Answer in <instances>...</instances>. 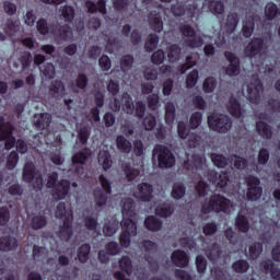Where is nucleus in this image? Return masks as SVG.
Segmentation results:
<instances>
[{
    "label": "nucleus",
    "instance_id": "bf43d9fd",
    "mask_svg": "<svg viewBox=\"0 0 280 280\" xmlns=\"http://www.w3.org/2000/svg\"><path fill=\"white\" fill-rule=\"evenodd\" d=\"M200 124H202V113L200 112L192 113L189 119V128L191 130H196V128H198Z\"/></svg>",
    "mask_w": 280,
    "mask_h": 280
},
{
    "label": "nucleus",
    "instance_id": "13d9d810",
    "mask_svg": "<svg viewBox=\"0 0 280 280\" xmlns=\"http://www.w3.org/2000/svg\"><path fill=\"white\" fill-rule=\"evenodd\" d=\"M40 73L45 75V78H48V80H52V78L56 77V67H54V63H46L42 66Z\"/></svg>",
    "mask_w": 280,
    "mask_h": 280
},
{
    "label": "nucleus",
    "instance_id": "39448f33",
    "mask_svg": "<svg viewBox=\"0 0 280 280\" xmlns=\"http://www.w3.org/2000/svg\"><path fill=\"white\" fill-rule=\"evenodd\" d=\"M122 232L119 237L122 248H129L132 242V237H137V223L131 219H122L121 221Z\"/></svg>",
    "mask_w": 280,
    "mask_h": 280
},
{
    "label": "nucleus",
    "instance_id": "58836bf2",
    "mask_svg": "<svg viewBox=\"0 0 280 280\" xmlns=\"http://www.w3.org/2000/svg\"><path fill=\"white\" fill-rule=\"evenodd\" d=\"M117 231H119V221L115 220L108 221L103 228V233L106 237H113Z\"/></svg>",
    "mask_w": 280,
    "mask_h": 280
},
{
    "label": "nucleus",
    "instance_id": "5fc2aeb1",
    "mask_svg": "<svg viewBox=\"0 0 280 280\" xmlns=\"http://www.w3.org/2000/svg\"><path fill=\"white\" fill-rule=\"evenodd\" d=\"M31 226L34 231H40L47 226V219L44 215H36L32 219Z\"/></svg>",
    "mask_w": 280,
    "mask_h": 280
},
{
    "label": "nucleus",
    "instance_id": "2f4dec72",
    "mask_svg": "<svg viewBox=\"0 0 280 280\" xmlns=\"http://www.w3.org/2000/svg\"><path fill=\"white\" fill-rule=\"evenodd\" d=\"M172 213H174V206L170 202L161 203L155 208V214L160 218H170Z\"/></svg>",
    "mask_w": 280,
    "mask_h": 280
},
{
    "label": "nucleus",
    "instance_id": "1a4fd4ad",
    "mask_svg": "<svg viewBox=\"0 0 280 280\" xmlns=\"http://www.w3.org/2000/svg\"><path fill=\"white\" fill-rule=\"evenodd\" d=\"M23 179L25 183L34 180L35 189H43V176L36 173V166L32 162H26L23 168Z\"/></svg>",
    "mask_w": 280,
    "mask_h": 280
},
{
    "label": "nucleus",
    "instance_id": "2eb2a0df",
    "mask_svg": "<svg viewBox=\"0 0 280 280\" xmlns=\"http://www.w3.org/2000/svg\"><path fill=\"white\" fill-rule=\"evenodd\" d=\"M89 156H91V149H84L83 151L73 155L72 163L73 167H75L74 172L77 174H82V172H84V167H82V165L89 161Z\"/></svg>",
    "mask_w": 280,
    "mask_h": 280
},
{
    "label": "nucleus",
    "instance_id": "f03ea898",
    "mask_svg": "<svg viewBox=\"0 0 280 280\" xmlns=\"http://www.w3.org/2000/svg\"><path fill=\"white\" fill-rule=\"evenodd\" d=\"M208 126L210 130L225 135V132H229L233 128V120L223 114H212L208 116Z\"/></svg>",
    "mask_w": 280,
    "mask_h": 280
},
{
    "label": "nucleus",
    "instance_id": "4468645a",
    "mask_svg": "<svg viewBox=\"0 0 280 280\" xmlns=\"http://www.w3.org/2000/svg\"><path fill=\"white\" fill-rule=\"evenodd\" d=\"M71 189V182L61 179L52 190L54 200H65Z\"/></svg>",
    "mask_w": 280,
    "mask_h": 280
},
{
    "label": "nucleus",
    "instance_id": "f8f14e48",
    "mask_svg": "<svg viewBox=\"0 0 280 280\" xmlns=\"http://www.w3.org/2000/svg\"><path fill=\"white\" fill-rule=\"evenodd\" d=\"M265 47L264 38L254 37L245 47V56L247 58H255V56H259L264 51Z\"/></svg>",
    "mask_w": 280,
    "mask_h": 280
},
{
    "label": "nucleus",
    "instance_id": "e2e57ef3",
    "mask_svg": "<svg viewBox=\"0 0 280 280\" xmlns=\"http://www.w3.org/2000/svg\"><path fill=\"white\" fill-rule=\"evenodd\" d=\"M196 268L199 275H205L207 272V258L202 255H197L196 257Z\"/></svg>",
    "mask_w": 280,
    "mask_h": 280
},
{
    "label": "nucleus",
    "instance_id": "20e7f679",
    "mask_svg": "<svg viewBox=\"0 0 280 280\" xmlns=\"http://www.w3.org/2000/svg\"><path fill=\"white\" fill-rule=\"evenodd\" d=\"M122 110L127 115H136V117L143 118L145 115V104L141 101L137 102L136 105L132 102V96L128 93H124L121 96Z\"/></svg>",
    "mask_w": 280,
    "mask_h": 280
},
{
    "label": "nucleus",
    "instance_id": "f3484780",
    "mask_svg": "<svg viewBox=\"0 0 280 280\" xmlns=\"http://www.w3.org/2000/svg\"><path fill=\"white\" fill-rule=\"evenodd\" d=\"M19 248V241L12 235L0 237V250L2 253H9L10 250H16Z\"/></svg>",
    "mask_w": 280,
    "mask_h": 280
},
{
    "label": "nucleus",
    "instance_id": "473e14b6",
    "mask_svg": "<svg viewBox=\"0 0 280 280\" xmlns=\"http://www.w3.org/2000/svg\"><path fill=\"white\" fill-rule=\"evenodd\" d=\"M144 226L149 231L156 232V231H161V229H163V222L161 220L156 219V217L151 215L144 220Z\"/></svg>",
    "mask_w": 280,
    "mask_h": 280
},
{
    "label": "nucleus",
    "instance_id": "9b49d317",
    "mask_svg": "<svg viewBox=\"0 0 280 280\" xmlns=\"http://www.w3.org/2000/svg\"><path fill=\"white\" fill-rule=\"evenodd\" d=\"M224 58L230 62L225 68V73L230 78H234L242 71L240 57L235 52L226 50L224 51Z\"/></svg>",
    "mask_w": 280,
    "mask_h": 280
},
{
    "label": "nucleus",
    "instance_id": "a18cd8bd",
    "mask_svg": "<svg viewBox=\"0 0 280 280\" xmlns=\"http://www.w3.org/2000/svg\"><path fill=\"white\" fill-rule=\"evenodd\" d=\"M208 10H210L212 14H223L224 3L220 0H208Z\"/></svg>",
    "mask_w": 280,
    "mask_h": 280
},
{
    "label": "nucleus",
    "instance_id": "b1692460",
    "mask_svg": "<svg viewBox=\"0 0 280 280\" xmlns=\"http://www.w3.org/2000/svg\"><path fill=\"white\" fill-rule=\"evenodd\" d=\"M73 218V211L71 209H67V205L65 202H59L55 209V218L58 220H63L67 222V218Z\"/></svg>",
    "mask_w": 280,
    "mask_h": 280
},
{
    "label": "nucleus",
    "instance_id": "7ed1b4c3",
    "mask_svg": "<svg viewBox=\"0 0 280 280\" xmlns=\"http://www.w3.org/2000/svg\"><path fill=\"white\" fill-rule=\"evenodd\" d=\"M153 161L158 162V167H173L174 163H176V159L174 154L167 147L163 144H158L153 149Z\"/></svg>",
    "mask_w": 280,
    "mask_h": 280
},
{
    "label": "nucleus",
    "instance_id": "4d7b16f0",
    "mask_svg": "<svg viewBox=\"0 0 280 280\" xmlns=\"http://www.w3.org/2000/svg\"><path fill=\"white\" fill-rule=\"evenodd\" d=\"M211 160H212V163L215 165V167L224 168L226 167V165H229V160L226 159V156L222 154L212 153Z\"/></svg>",
    "mask_w": 280,
    "mask_h": 280
},
{
    "label": "nucleus",
    "instance_id": "f257e3e1",
    "mask_svg": "<svg viewBox=\"0 0 280 280\" xmlns=\"http://www.w3.org/2000/svg\"><path fill=\"white\" fill-rule=\"evenodd\" d=\"M229 209H231V201L220 194H214L210 196L207 203L201 205L200 212L203 215L209 213H226Z\"/></svg>",
    "mask_w": 280,
    "mask_h": 280
},
{
    "label": "nucleus",
    "instance_id": "774afa93",
    "mask_svg": "<svg viewBox=\"0 0 280 280\" xmlns=\"http://www.w3.org/2000/svg\"><path fill=\"white\" fill-rule=\"evenodd\" d=\"M202 231L207 237L211 235H215L218 233V223L215 222L206 223L202 228Z\"/></svg>",
    "mask_w": 280,
    "mask_h": 280
},
{
    "label": "nucleus",
    "instance_id": "c85d7f7f",
    "mask_svg": "<svg viewBox=\"0 0 280 280\" xmlns=\"http://www.w3.org/2000/svg\"><path fill=\"white\" fill-rule=\"evenodd\" d=\"M235 226L240 233H248L250 231V222H248V218L244 214H237Z\"/></svg>",
    "mask_w": 280,
    "mask_h": 280
},
{
    "label": "nucleus",
    "instance_id": "412c9836",
    "mask_svg": "<svg viewBox=\"0 0 280 280\" xmlns=\"http://www.w3.org/2000/svg\"><path fill=\"white\" fill-rule=\"evenodd\" d=\"M183 167L187 172H194V170H202V156L199 154H192L190 161H184Z\"/></svg>",
    "mask_w": 280,
    "mask_h": 280
},
{
    "label": "nucleus",
    "instance_id": "f704fd0d",
    "mask_svg": "<svg viewBox=\"0 0 280 280\" xmlns=\"http://www.w3.org/2000/svg\"><path fill=\"white\" fill-rule=\"evenodd\" d=\"M94 197H95L97 211H102V208L106 207V202H108V196H106L104 190L95 189Z\"/></svg>",
    "mask_w": 280,
    "mask_h": 280
},
{
    "label": "nucleus",
    "instance_id": "aec40b11",
    "mask_svg": "<svg viewBox=\"0 0 280 280\" xmlns=\"http://www.w3.org/2000/svg\"><path fill=\"white\" fill-rule=\"evenodd\" d=\"M86 86H89V77L84 73H79L77 79L70 84V89L73 93H80V91H84Z\"/></svg>",
    "mask_w": 280,
    "mask_h": 280
},
{
    "label": "nucleus",
    "instance_id": "4c0bfd02",
    "mask_svg": "<svg viewBox=\"0 0 280 280\" xmlns=\"http://www.w3.org/2000/svg\"><path fill=\"white\" fill-rule=\"evenodd\" d=\"M174 119H176V106L174 103L168 102L165 105V121L167 126H172Z\"/></svg>",
    "mask_w": 280,
    "mask_h": 280
},
{
    "label": "nucleus",
    "instance_id": "864d4df0",
    "mask_svg": "<svg viewBox=\"0 0 280 280\" xmlns=\"http://www.w3.org/2000/svg\"><path fill=\"white\" fill-rule=\"evenodd\" d=\"M18 32H21V23L19 21H9L5 27V34L8 36H16Z\"/></svg>",
    "mask_w": 280,
    "mask_h": 280
},
{
    "label": "nucleus",
    "instance_id": "ea45409f",
    "mask_svg": "<svg viewBox=\"0 0 280 280\" xmlns=\"http://www.w3.org/2000/svg\"><path fill=\"white\" fill-rule=\"evenodd\" d=\"M118 266L122 272H126L128 277L132 275V259L129 256H121L118 260Z\"/></svg>",
    "mask_w": 280,
    "mask_h": 280
},
{
    "label": "nucleus",
    "instance_id": "72a5a7b5",
    "mask_svg": "<svg viewBox=\"0 0 280 280\" xmlns=\"http://www.w3.org/2000/svg\"><path fill=\"white\" fill-rule=\"evenodd\" d=\"M242 32L245 38H250V36H253V33L255 32V18L249 16L243 22Z\"/></svg>",
    "mask_w": 280,
    "mask_h": 280
},
{
    "label": "nucleus",
    "instance_id": "8fccbe9b",
    "mask_svg": "<svg viewBox=\"0 0 280 280\" xmlns=\"http://www.w3.org/2000/svg\"><path fill=\"white\" fill-rule=\"evenodd\" d=\"M122 213L126 215H135V201L132 198H125L121 200Z\"/></svg>",
    "mask_w": 280,
    "mask_h": 280
},
{
    "label": "nucleus",
    "instance_id": "e433bc0d",
    "mask_svg": "<svg viewBox=\"0 0 280 280\" xmlns=\"http://www.w3.org/2000/svg\"><path fill=\"white\" fill-rule=\"evenodd\" d=\"M60 19L66 23H71L75 19V10L71 5H65L60 9Z\"/></svg>",
    "mask_w": 280,
    "mask_h": 280
},
{
    "label": "nucleus",
    "instance_id": "49530a36",
    "mask_svg": "<svg viewBox=\"0 0 280 280\" xmlns=\"http://www.w3.org/2000/svg\"><path fill=\"white\" fill-rule=\"evenodd\" d=\"M47 248L40 247L38 245L33 246V259L35 261H45V259H47Z\"/></svg>",
    "mask_w": 280,
    "mask_h": 280
},
{
    "label": "nucleus",
    "instance_id": "cd10ccee",
    "mask_svg": "<svg viewBox=\"0 0 280 280\" xmlns=\"http://www.w3.org/2000/svg\"><path fill=\"white\" fill-rule=\"evenodd\" d=\"M240 23V15L237 13H230L225 20V30L228 34H233L235 30H237V25Z\"/></svg>",
    "mask_w": 280,
    "mask_h": 280
},
{
    "label": "nucleus",
    "instance_id": "de8ad7c7",
    "mask_svg": "<svg viewBox=\"0 0 280 280\" xmlns=\"http://www.w3.org/2000/svg\"><path fill=\"white\" fill-rule=\"evenodd\" d=\"M218 86V80L214 77H208L202 83L203 93H213Z\"/></svg>",
    "mask_w": 280,
    "mask_h": 280
},
{
    "label": "nucleus",
    "instance_id": "bb28decb",
    "mask_svg": "<svg viewBox=\"0 0 280 280\" xmlns=\"http://www.w3.org/2000/svg\"><path fill=\"white\" fill-rule=\"evenodd\" d=\"M116 145L119 152H122L124 154H130L132 152V142L124 136H118L116 138Z\"/></svg>",
    "mask_w": 280,
    "mask_h": 280
},
{
    "label": "nucleus",
    "instance_id": "9d476101",
    "mask_svg": "<svg viewBox=\"0 0 280 280\" xmlns=\"http://www.w3.org/2000/svg\"><path fill=\"white\" fill-rule=\"evenodd\" d=\"M261 93H264V83L259 77H256L254 83H250L247 88V97L250 104H260Z\"/></svg>",
    "mask_w": 280,
    "mask_h": 280
},
{
    "label": "nucleus",
    "instance_id": "c756f323",
    "mask_svg": "<svg viewBox=\"0 0 280 280\" xmlns=\"http://www.w3.org/2000/svg\"><path fill=\"white\" fill-rule=\"evenodd\" d=\"M98 165H102L105 172H108L113 167V158L108 151H100L98 153Z\"/></svg>",
    "mask_w": 280,
    "mask_h": 280
},
{
    "label": "nucleus",
    "instance_id": "6e6d98bb",
    "mask_svg": "<svg viewBox=\"0 0 280 280\" xmlns=\"http://www.w3.org/2000/svg\"><path fill=\"white\" fill-rule=\"evenodd\" d=\"M159 47V35L150 34L144 44L145 51H154V48Z\"/></svg>",
    "mask_w": 280,
    "mask_h": 280
},
{
    "label": "nucleus",
    "instance_id": "338daca9",
    "mask_svg": "<svg viewBox=\"0 0 280 280\" xmlns=\"http://www.w3.org/2000/svg\"><path fill=\"white\" fill-rule=\"evenodd\" d=\"M59 38L61 40H69L71 38H73V31L69 27V25L60 26Z\"/></svg>",
    "mask_w": 280,
    "mask_h": 280
},
{
    "label": "nucleus",
    "instance_id": "4be33fe9",
    "mask_svg": "<svg viewBox=\"0 0 280 280\" xmlns=\"http://www.w3.org/2000/svg\"><path fill=\"white\" fill-rule=\"evenodd\" d=\"M66 89L65 83L60 80L52 81L49 88V95L55 97V100H60L65 97Z\"/></svg>",
    "mask_w": 280,
    "mask_h": 280
},
{
    "label": "nucleus",
    "instance_id": "a211bd4d",
    "mask_svg": "<svg viewBox=\"0 0 280 280\" xmlns=\"http://www.w3.org/2000/svg\"><path fill=\"white\" fill-rule=\"evenodd\" d=\"M33 124L37 130H45L51 124V115L49 113L35 114Z\"/></svg>",
    "mask_w": 280,
    "mask_h": 280
},
{
    "label": "nucleus",
    "instance_id": "0e129e2a",
    "mask_svg": "<svg viewBox=\"0 0 280 280\" xmlns=\"http://www.w3.org/2000/svg\"><path fill=\"white\" fill-rule=\"evenodd\" d=\"M258 165H267L270 161V151L266 148H261L258 152Z\"/></svg>",
    "mask_w": 280,
    "mask_h": 280
},
{
    "label": "nucleus",
    "instance_id": "7c9ffc66",
    "mask_svg": "<svg viewBox=\"0 0 280 280\" xmlns=\"http://www.w3.org/2000/svg\"><path fill=\"white\" fill-rule=\"evenodd\" d=\"M210 178H212L217 187H220L221 189H223V187H226V185H229V174L226 173L218 174L215 172H210Z\"/></svg>",
    "mask_w": 280,
    "mask_h": 280
},
{
    "label": "nucleus",
    "instance_id": "603ef678",
    "mask_svg": "<svg viewBox=\"0 0 280 280\" xmlns=\"http://www.w3.org/2000/svg\"><path fill=\"white\" fill-rule=\"evenodd\" d=\"M91 137V128L88 126L80 127L78 129V139L82 145H86L89 138Z\"/></svg>",
    "mask_w": 280,
    "mask_h": 280
},
{
    "label": "nucleus",
    "instance_id": "a878e982",
    "mask_svg": "<svg viewBox=\"0 0 280 280\" xmlns=\"http://www.w3.org/2000/svg\"><path fill=\"white\" fill-rule=\"evenodd\" d=\"M85 8L88 9V12L91 14H94V12L100 11L101 14H106V1L100 0L97 4L95 2L88 0L85 2Z\"/></svg>",
    "mask_w": 280,
    "mask_h": 280
},
{
    "label": "nucleus",
    "instance_id": "dca6fc26",
    "mask_svg": "<svg viewBox=\"0 0 280 280\" xmlns=\"http://www.w3.org/2000/svg\"><path fill=\"white\" fill-rule=\"evenodd\" d=\"M58 237L62 242H69L73 237V217L69 215L67 221L62 222V225L59 229Z\"/></svg>",
    "mask_w": 280,
    "mask_h": 280
},
{
    "label": "nucleus",
    "instance_id": "c9c22d12",
    "mask_svg": "<svg viewBox=\"0 0 280 280\" xmlns=\"http://www.w3.org/2000/svg\"><path fill=\"white\" fill-rule=\"evenodd\" d=\"M89 255H91V245L85 243L78 248L77 256L81 264L89 261Z\"/></svg>",
    "mask_w": 280,
    "mask_h": 280
},
{
    "label": "nucleus",
    "instance_id": "69168bd1",
    "mask_svg": "<svg viewBox=\"0 0 280 280\" xmlns=\"http://www.w3.org/2000/svg\"><path fill=\"white\" fill-rule=\"evenodd\" d=\"M105 249L107 255H119V253H121V247L119 246V243L117 242H109L105 245Z\"/></svg>",
    "mask_w": 280,
    "mask_h": 280
},
{
    "label": "nucleus",
    "instance_id": "79ce46f5",
    "mask_svg": "<svg viewBox=\"0 0 280 280\" xmlns=\"http://www.w3.org/2000/svg\"><path fill=\"white\" fill-rule=\"evenodd\" d=\"M250 264H248L244 259H238L232 264V269L234 270V272H237V275H244L248 272Z\"/></svg>",
    "mask_w": 280,
    "mask_h": 280
},
{
    "label": "nucleus",
    "instance_id": "37998d69",
    "mask_svg": "<svg viewBox=\"0 0 280 280\" xmlns=\"http://www.w3.org/2000/svg\"><path fill=\"white\" fill-rule=\"evenodd\" d=\"M122 171L126 175L127 180H129V183L135 180V178H137V176L141 174V172L138 168L132 167L128 163H125L122 165Z\"/></svg>",
    "mask_w": 280,
    "mask_h": 280
},
{
    "label": "nucleus",
    "instance_id": "423d86ee",
    "mask_svg": "<svg viewBox=\"0 0 280 280\" xmlns=\"http://www.w3.org/2000/svg\"><path fill=\"white\" fill-rule=\"evenodd\" d=\"M12 132H14V126L10 122H5V118L0 116V141L3 142L4 150H12L16 143V138Z\"/></svg>",
    "mask_w": 280,
    "mask_h": 280
},
{
    "label": "nucleus",
    "instance_id": "5701e85b",
    "mask_svg": "<svg viewBox=\"0 0 280 280\" xmlns=\"http://www.w3.org/2000/svg\"><path fill=\"white\" fill-rule=\"evenodd\" d=\"M256 130L262 139H272V127L264 120L256 122Z\"/></svg>",
    "mask_w": 280,
    "mask_h": 280
},
{
    "label": "nucleus",
    "instance_id": "ddd939ff",
    "mask_svg": "<svg viewBox=\"0 0 280 280\" xmlns=\"http://www.w3.org/2000/svg\"><path fill=\"white\" fill-rule=\"evenodd\" d=\"M152 194H154V187L151 184L142 183L139 184L135 191V198L142 202H150L152 200Z\"/></svg>",
    "mask_w": 280,
    "mask_h": 280
},
{
    "label": "nucleus",
    "instance_id": "680f3d73",
    "mask_svg": "<svg viewBox=\"0 0 280 280\" xmlns=\"http://www.w3.org/2000/svg\"><path fill=\"white\" fill-rule=\"evenodd\" d=\"M198 70H192L186 78V89H194L198 84Z\"/></svg>",
    "mask_w": 280,
    "mask_h": 280
},
{
    "label": "nucleus",
    "instance_id": "6e6552de",
    "mask_svg": "<svg viewBox=\"0 0 280 280\" xmlns=\"http://www.w3.org/2000/svg\"><path fill=\"white\" fill-rule=\"evenodd\" d=\"M183 36L186 38L185 43L190 49H198L205 45V39L201 36L196 35V30L189 24H184L180 27Z\"/></svg>",
    "mask_w": 280,
    "mask_h": 280
},
{
    "label": "nucleus",
    "instance_id": "09e8293b",
    "mask_svg": "<svg viewBox=\"0 0 280 280\" xmlns=\"http://www.w3.org/2000/svg\"><path fill=\"white\" fill-rule=\"evenodd\" d=\"M277 14H279V8L275 2H269L265 7V16L267 21H272L277 18Z\"/></svg>",
    "mask_w": 280,
    "mask_h": 280
},
{
    "label": "nucleus",
    "instance_id": "c03bdc74",
    "mask_svg": "<svg viewBox=\"0 0 280 280\" xmlns=\"http://www.w3.org/2000/svg\"><path fill=\"white\" fill-rule=\"evenodd\" d=\"M180 244L183 248L186 250H190V253H196L198 250V244L196 243V240L191 236H186L180 238Z\"/></svg>",
    "mask_w": 280,
    "mask_h": 280
},
{
    "label": "nucleus",
    "instance_id": "a19ab883",
    "mask_svg": "<svg viewBox=\"0 0 280 280\" xmlns=\"http://www.w3.org/2000/svg\"><path fill=\"white\" fill-rule=\"evenodd\" d=\"M189 266V255L185 250H176V267L187 268Z\"/></svg>",
    "mask_w": 280,
    "mask_h": 280
},
{
    "label": "nucleus",
    "instance_id": "6ab92c4d",
    "mask_svg": "<svg viewBox=\"0 0 280 280\" xmlns=\"http://www.w3.org/2000/svg\"><path fill=\"white\" fill-rule=\"evenodd\" d=\"M226 108L232 117H235L236 119H240V117H242V104L235 96H230Z\"/></svg>",
    "mask_w": 280,
    "mask_h": 280
},
{
    "label": "nucleus",
    "instance_id": "0eeeda50",
    "mask_svg": "<svg viewBox=\"0 0 280 280\" xmlns=\"http://www.w3.org/2000/svg\"><path fill=\"white\" fill-rule=\"evenodd\" d=\"M247 185L246 198L250 202H257L259 198H261V194H264V188L261 185V179L255 175H249L245 178Z\"/></svg>",
    "mask_w": 280,
    "mask_h": 280
},
{
    "label": "nucleus",
    "instance_id": "052dcab7",
    "mask_svg": "<svg viewBox=\"0 0 280 280\" xmlns=\"http://www.w3.org/2000/svg\"><path fill=\"white\" fill-rule=\"evenodd\" d=\"M261 250H264V245L259 242L254 243L249 246V258L257 259L261 255Z\"/></svg>",
    "mask_w": 280,
    "mask_h": 280
},
{
    "label": "nucleus",
    "instance_id": "3c124183",
    "mask_svg": "<svg viewBox=\"0 0 280 280\" xmlns=\"http://www.w3.org/2000/svg\"><path fill=\"white\" fill-rule=\"evenodd\" d=\"M132 65H135V58L130 55H125L120 59V69L124 73H128L132 69Z\"/></svg>",
    "mask_w": 280,
    "mask_h": 280
},
{
    "label": "nucleus",
    "instance_id": "393cba45",
    "mask_svg": "<svg viewBox=\"0 0 280 280\" xmlns=\"http://www.w3.org/2000/svg\"><path fill=\"white\" fill-rule=\"evenodd\" d=\"M149 25L153 32H163V20H161V14L153 11L149 15Z\"/></svg>",
    "mask_w": 280,
    "mask_h": 280
}]
</instances>
